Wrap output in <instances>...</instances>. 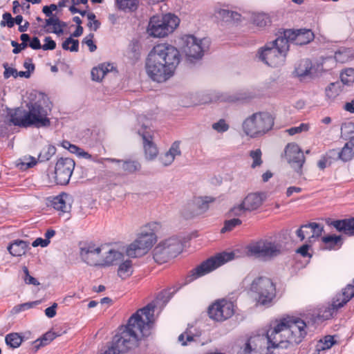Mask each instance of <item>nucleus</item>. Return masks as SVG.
<instances>
[{"mask_svg": "<svg viewBox=\"0 0 354 354\" xmlns=\"http://www.w3.org/2000/svg\"><path fill=\"white\" fill-rule=\"evenodd\" d=\"M180 63V53L176 48L160 44L153 48L146 61V72L153 81L163 82L169 79Z\"/></svg>", "mask_w": 354, "mask_h": 354, "instance_id": "f03ea898", "label": "nucleus"}, {"mask_svg": "<svg viewBox=\"0 0 354 354\" xmlns=\"http://www.w3.org/2000/svg\"><path fill=\"white\" fill-rule=\"evenodd\" d=\"M310 130V126L308 124L302 123L298 127H294L287 129L284 131L285 133H301L302 131H308Z\"/></svg>", "mask_w": 354, "mask_h": 354, "instance_id": "5fc2aeb1", "label": "nucleus"}, {"mask_svg": "<svg viewBox=\"0 0 354 354\" xmlns=\"http://www.w3.org/2000/svg\"><path fill=\"white\" fill-rule=\"evenodd\" d=\"M28 111L17 109L10 115V122L15 126L28 127H44L50 125L48 118L51 110L50 102L47 95L39 93L35 102L27 104Z\"/></svg>", "mask_w": 354, "mask_h": 354, "instance_id": "7ed1b4c3", "label": "nucleus"}, {"mask_svg": "<svg viewBox=\"0 0 354 354\" xmlns=\"http://www.w3.org/2000/svg\"><path fill=\"white\" fill-rule=\"evenodd\" d=\"M103 254H106L104 256L102 254L101 266H109L112 265L116 260L120 259L122 254L121 252L114 249H110L107 246V248L103 251Z\"/></svg>", "mask_w": 354, "mask_h": 354, "instance_id": "c85d7f7f", "label": "nucleus"}, {"mask_svg": "<svg viewBox=\"0 0 354 354\" xmlns=\"http://www.w3.org/2000/svg\"><path fill=\"white\" fill-rule=\"evenodd\" d=\"M264 198L265 196L263 193H251L244 198L242 203L247 211H253L261 207Z\"/></svg>", "mask_w": 354, "mask_h": 354, "instance_id": "393cba45", "label": "nucleus"}, {"mask_svg": "<svg viewBox=\"0 0 354 354\" xmlns=\"http://www.w3.org/2000/svg\"><path fill=\"white\" fill-rule=\"evenodd\" d=\"M1 26H8L12 28L14 26V18L9 12H5L3 15V20L1 21Z\"/></svg>", "mask_w": 354, "mask_h": 354, "instance_id": "13d9d810", "label": "nucleus"}, {"mask_svg": "<svg viewBox=\"0 0 354 354\" xmlns=\"http://www.w3.org/2000/svg\"><path fill=\"white\" fill-rule=\"evenodd\" d=\"M133 273L132 261L131 260H126L122 262L118 268V274L122 279H125Z\"/></svg>", "mask_w": 354, "mask_h": 354, "instance_id": "ea45409f", "label": "nucleus"}, {"mask_svg": "<svg viewBox=\"0 0 354 354\" xmlns=\"http://www.w3.org/2000/svg\"><path fill=\"white\" fill-rule=\"evenodd\" d=\"M38 304H39V301L24 303V304H22L15 306L14 308V310L16 313H19L20 311L25 310L29 309L30 308H32L33 306H35V305H37Z\"/></svg>", "mask_w": 354, "mask_h": 354, "instance_id": "e2e57ef3", "label": "nucleus"}, {"mask_svg": "<svg viewBox=\"0 0 354 354\" xmlns=\"http://www.w3.org/2000/svg\"><path fill=\"white\" fill-rule=\"evenodd\" d=\"M274 118L268 112L254 113L242 124L244 133H268L272 129Z\"/></svg>", "mask_w": 354, "mask_h": 354, "instance_id": "1a4fd4ad", "label": "nucleus"}, {"mask_svg": "<svg viewBox=\"0 0 354 354\" xmlns=\"http://www.w3.org/2000/svg\"><path fill=\"white\" fill-rule=\"evenodd\" d=\"M258 95V93L254 89H243L233 95L229 96L227 99L229 102L248 101Z\"/></svg>", "mask_w": 354, "mask_h": 354, "instance_id": "7c9ffc66", "label": "nucleus"}, {"mask_svg": "<svg viewBox=\"0 0 354 354\" xmlns=\"http://www.w3.org/2000/svg\"><path fill=\"white\" fill-rule=\"evenodd\" d=\"M311 69V62L308 59H302L295 68V73L297 77L302 79L310 75Z\"/></svg>", "mask_w": 354, "mask_h": 354, "instance_id": "f704fd0d", "label": "nucleus"}, {"mask_svg": "<svg viewBox=\"0 0 354 354\" xmlns=\"http://www.w3.org/2000/svg\"><path fill=\"white\" fill-rule=\"evenodd\" d=\"M176 291L177 289L171 288L160 292L156 297V304L158 305H161L162 306H165Z\"/></svg>", "mask_w": 354, "mask_h": 354, "instance_id": "58836bf2", "label": "nucleus"}, {"mask_svg": "<svg viewBox=\"0 0 354 354\" xmlns=\"http://www.w3.org/2000/svg\"><path fill=\"white\" fill-rule=\"evenodd\" d=\"M6 344L12 348H18L22 343L23 338L17 333L8 334L5 337Z\"/></svg>", "mask_w": 354, "mask_h": 354, "instance_id": "79ce46f5", "label": "nucleus"}, {"mask_svg": "<svg viewBox=\"0 0 354 354\" xmlns=\"http://www.w3.org/2000/svg\"><path fill=\"white\" fill-rule=\"evenodd\" d=\"M314 33L310 29H287L283 31V35L281 38H285L287 44L289 41L293 42L296 45H305L310 43L314 39Z\"/></svg>", "mask_w": 354, "mask_h": 354, "instance_id": "a211bd4d", "label": "nucleus"}, {"mask_svg": "<svg viewBox=\"0 0 354 354\" xmlns=\"http://www.w3.org/2000/svg\"><path fill=\"white\" fill-rule=\"evenodd\" d=\"M326 223L339 232L349 236H354V217L340 220L329 219Z\"/></svg>", "mask_w": 354, "mask_h": 354, "instance_id": "4be33fe9", "label": "nucleus"}, {"mask_svg": "<svg viewBox=\"0 0 354 354\" xmlns=\"http://www.w3.org/2000/svg\"><path fill=\"white\" fill-rule=\"evenodd\" d=\"M138 0H115L116 8L124 12H132L137 9Z\"/></svg>", "mask_w": 354, "mask_h": 354, "instance_id": "4c0bfd02", "label": "nucleus"}, {"mask_svg": "<svg viewBox=\"0 0 354 354\" xmlns=\"http://www.w3.org/2000/svg\"><path fill=\"white\" fill-rule=\"evenodd\" d=\"M213 200L209 197H198L194 198L192 205L195 207L194 212L191 216L203 213L209 208V203Z\"/></svg>", "mask_w": 354, "mask_h": 354, "instance_id": "473e14b6", "label": "nucleus"}, {"mask_svg": "<svg viewBox=\"0 0 354 354\" xmlns=\"http://www.w3.org/2000/svg\"><path fill=\"white\" fill-rule=\"evenodd\" d=\"M154 308V304H149L132 315L127 326L122 327L114 336L111 346L102 354H124L138 346L140 338L151 333Z\"/></svg>", "mask_w": 354, "mask_h": 354, "instance_id": "f257e3e1", "label": "nucleus"}, {"mask_svg": "<svg viewBox=\"0 0 354 354\" xmlns=\"http://www.w3.org/2000/svg\"><path fill=\"white\" fill-rule=\"evenodd\" d=\"M23 271L25 274L24 281L26 283L34 286H38L39 284V281L35 278L30 275L28 269L26 266L23 267Z\"/></svg>", "mask_w": 354, "mask_h": 354, "instance_id": "bf43d9fd", "label": "nucleus"}, {"mask_svg": "<svg viewBox=\"0 0 354 354\" xmlns=\"http://www.w3.org/2000/svg\"><path fill=\"white\" fill-rule=\"evenodd\" d=\"M37 164L36 158L30 155H25L18 158L15 162L16 167L22 171L32 168Z\"/></svg>", "mask_w": 354, "mask_h": 354, "instance_id": "72a5a7b5", "label": "nucleus"}, {"mask_svg": "<svg viewBox=\"0 0 354 354\" xmlns=\"http://www.w3.org/2000/svg\"><path fill=\"white\" fill-rule=\"evenodd\" d=\"M182 49L189 59H201L208 48L205 39H198L194 35H185L182 37Z\"/></svg>", "mask_w": 354, "mask_h": 354, "instance_id": "f8f14e48", "label": "nucleus"}, {"mask_svg": "<svg viewBox=\"0 0 354 354\" xmlns=\"http://www.w3.org/2000/svg\"><path fill=\"white\" fill-rule=\"evenodd\" d=\"M250 290L257 294L259 304H270L276 295V289L272 281L267 277H259L254 279L250 286Z\"/></svg>", "mask_w": 354, "mask_h": 354, "instance_id": "9d476101", "label": "nucleus"}, {"mask_svg": "<svg viewBox=\"0 0 354 354\" xmlns=\"http://www.w3.org/2000/svg\"><path fill=\"white\" fill-rule=\"evenodd\" d=\"M42 141L43 138L41 136H33L27 141L26 145L29 149H33L40 146Z\"/></svg>", "mask_w": 354, "mask_h": 354, "instance_id": "3c124183", "label": "nucleus"}, {"mask_svg": "<svg viewBox=\"0 0 354 354\" xmlns=\"http://www.w3.org/2000/svg\"><path fill=\"white\" fill-rule=\"evenodd\" d=\"M328 154L344 162L351 160L354 158V136L344 145L341 150L331 149Z\"/></svg>", "mask_w": 354, "mask_h": 354, "instance_id": "aec40b11", "label": "nucleus"}, {"mask_svg": "<svg viewBox=\"0 0 354 354\" xmlns=\"http://www.w3.org/2000/svg\"><path fill=\"white\" fill-rule=\"evenodd\" d=\"M29 243L23 240H15L8 246L10 254L14 257H20L26 253Z\"/></svg>", "mask_w": 354, "mask_h": 354, "instance_id": "cd10ccee", "label": "nucleus"}, {"mask_svg": "<svg viewBox=\"0 0 354 354\" xmlns=\"http://www.w3.org/2000/svg\"><path fill=\"white\" fill-rule=\"evenodd\" d=\"M268 339V350L277 348H288L287 333L286 332V324L283 319L273 328L268 330L266 333Z\"/></svg>", "mask_w": 354, "mask_h": 354, "instance_id": "4468645a", "label": "nucleus"}, {"mask_svg": "<svg viewBox=\"0 0 354 354\" xmlns=\"http://www.w3.org/2000/svg\"><path fill=\"white\" fill-rule=\"evenodd\" d=\"M45 44L42 46L44 50H54L56 48V43L50 37H46L44 39Z\"/></svg>", "mask_w": 354, "mask_h": 354, "instance_id": "0e129e2a", "label": "nucleus"}, {"mask_svg": "<svg viewBox=\"0 0 354 354\" xmlns=\"http://www.w3.org/2000/svg\"><path fill=\"white\" fill-rule=\"evenodd\" d=\"M156 225L150 223L142 230L137 239L128 246L126 250L128 257L136 258L148 252L156 241V236L150 228Z\"/></svg>", "mask_w": 354, "mask_h": 354, "instance_id": "423d86ee", "label": "nucleus"}, {"mask_svg": "<svg viewBox=\"0 0 354 354\" xmlns=\"http://www.w3.org/2000/svg\"><path fill=\"white\" fill-rule=\"evenodd\" d=\"M153 257L154 261L159 264L164 263L171 259L161 242L153 249Z\"/></svg>", "mask_w": 354, "mask_h": 354, "instance_id": "2f4dec72", "label": "nucleus"}, {"mask_svg": "<svg viewBox=\"0 0 354 354\" xmlns=\"http://www.w3.org/2000/svg\"><path fill=\"white\" fill-rule=\"evenodd\" d=\"M261 155L262 153L260 149L250 151V156L253 160V162L251 165L252 168H255L262 165L263 160L261 159Z\"/></svg>", "mask_w": 354, "mask_h": 354, "instance_id": "09e8293b", "label": "nucleus"}, {"mask_svg": "<svg viewBox=\"0 0 354 354\" xmlns=\"http://www.w3.org/2000/svg\"><path fill=\"white\" fill-rule=\"evenodd\" d=\"M341 83L348 85L354 82V69L349 68L343 71L340 74Z\"/></svg>", "mask_w": 354, "mask_h": 354, "instance_id": "c03bdc74", "label": "nucleus"}, {"mask_svg": "<svg viewBox=\"0 0 354 354\" xmlns=\"http://www.w3.org/2000/svg\"><path fill=\"white\" fill-rule=\"evenodd\" d=\"M104 160L118 165H122V172L124 174H131L141 169L140 163L136 160H120L111 158H103Z\"/></svg>", "mask_w": 354, "mask_h": 354, "instance_id": "5701e85b", "label": "nucleus"}, {"mask_svg": "<svg viewBox=\"0 0 354 354\" xmlns=\"http://www.w3.org/2000/svg\"><path fill=\"white\" fill-rule=\"evenodd\" d=\"M59 333H55L49 330L44 334L40 338L33 342L32 351L37 353V351L41 347L50 344L57 337L59 336Z\"/></svg>", "mask_w": 354, "mask_h": 354, "instance_id": "c756f323", "label": "nucleus"}, {"mask_svg": "<svg viewBox=\"0 0 354 354\" xmlns=\"http://www.w3.org/2000/svg\"><path fill=\"white\" fill-rule=\"evenodd\" d=\"M62 146L64 148L68 149L71 153H75L77 155V152L80 151V147L71 144L70 142L64 140L62 142Z\"/></svg>", "mask_w": 354, "mask_h": 354, "instance_id": "69168bd1", "label": "nucleus"}, {"mask_svg": "<svg viewBox=\"0 0 354 354\" xmlns=\"http://www.w3.org/2000/svg\"><path fill=\"white\" fill-rule=\"evenodd\" d=\"M93 34L91 33L82 41V43L86 44L89 47L91 52H94L97 48L96 45L93 43Z\"/></svg>", "mask_w": 354, "mask_h": 354, "instance_id": "338daca9", "label": "nucleus"}, {"mask_svg": "<svg viewBox=\"0 0 354 354\" xmlns=\"http://www.w3.org/2000/svg\"><path fill=\"white\" fill-rule=\"evenodd\" d=\"M92 80L94 81H101L104 77V72L103 69L95 67L91 71Z\"/></svg>", "mask_w": 354, "mask_h": 354, "instance_id": "052dcab7", "label": "nucleus"}, {"mask_svg": "<svg viewBox=\"0 0 354 354\" xmlns=\"http://www.w3.org/2000/svg\"><path fill=\"white\" fill-rule=\"evenodd\" d=\"M3 66L5 69L3 76L6 79L9 78L10 76H13L15 78L17 77V69L10 67L8 63H4Z\"/></svg>", "mask_w": 354, "mask_h": 354, "instance_id": "680f3d73", "label": "nucleus"}, {"mask_svg": "<svg viewBox=\"0 0 354 354\" xmlns=\"http://www.w3.org/2000/svg\"><path fill=\"white\" fill-rule=\"evenodd\" d=\"M253 22L255 25L259 27L266 26L270 23L269 16L265 13L255 14L252 18Z\"/></svg>", "mask_w": 354, "mask_h": 354, "instance_id": "a18cd8bd", "label": "nucleus"}, {"mask_svg": "<svg viewBox=\"0 0 354 354\" xmlns=\"http://www.w3.org/2000/svg\"><path fill=\"white\" fill-rule=\"evenodd\" d=\"M46 25L44 28L48 26H53V30L52 32L61 35L64 32L63 28L66 26V24L62 21H60L57 17H53L45 20Z\"/></svg>", "mask_w": 354, "mask_h": 354, "instance_id": "c9c22d12", "label": "nucleus"}, {"mask_svg": "<svg viewBox=\"0 0 354 354\" xmlns=\"http://www.w3.org/2000/svg\"><path fill=\"white\" fill-rule=\"evenodd\" d=\"M56 153V148L53 145H48L45 147L39 153L37 158V162H46L49 160Z\"/></svg>", "mask_w": 354, "mask_h": 354, "instance_id": "a19ab883", "label": "nucleus"}, {"mask_svg": "<svg viewBox=\"0 0 354 354\" xmlns=\"http://www.w3.org/2000/svg\"><path fill=\"white\" fill-rule=\"evenodd\" d=\"M70 201L71 196L68 194H62L53 199L52 206L63 213L69 212L71 209Z\"/></svg>", "mask_w": 354, "mask_h": 354, "instance_id": "a878e982", "label": "nucleus"}, {"mask_svg": "<svg viewBox=\"0 0 354 354\" xmlns=\"http://www.w3.org/2000/svg\"><path fill=\"white\" fill-rule=\"evenodd\" d=\"M178 341L183 346H186L187 342L194 341V335L189 329H187L184 333L178 337Z\"/></svg>", "mask_w": 354, "mask_h": 354, "instance_id": "603ef678", "label": "nucleus"}, {"mask_svg": "<svg viewBox=\"0 0 354 354\" xmlns=\"http://www.w3.org/2000/svg\"><path fill=\"white\" fill-rule=\"evenodd\" d=\"M322 241L325 243L329 245L330 248H333L335 246L337 245L339 243L341 244L342 236L337 235H328L323 236L322 238Z\"/></svg>", "mask_w": 354, "mask_h": 354, "instance_id": "de8ad7c7", "label": "nucleus"}, {"mask_svg": "<svg viewBox=\"0 0 354 354\" xmlns=\"http://www.w3.org/2000/svg\"><path fill=\"white\" fill-rule=\"evenodd\" d=\"M218 13L221 17L226 20H228L229 19H238L240 17V15L238 12L225 9L221 10Z\"/></svg>", "mask_w": 354, "mask_h": 354, "instance_id": "6e6d98bb", "label": "nucleus"}, {"mask_svg": "<svg viewBox=\"0 0 354 354\" xmlns=\"http://www.w3.org/2000/svg\"><path fill=\"white\" fill-rule=\"evenodd\" d=\"M180 145V141L174 142L169 150L160 155L159 160L163 166L168 167L171 165L174 161L176 157L181 155Z\"/></svg>", "mask_w": 354, "mask_h": 354, "instance_id": "b1692460", "label": "nucleus"}, {"mask_svg": "<svg viewBox=\"0 0 354 354\" xmlns=\"http://www.w3.org/2000/svg\"><path fill=\"white\" fill-rule=\"evenodd\" d=\"M62 48L65 50H70L71 52H77L79 50V41L77 39H73L71 37L67 38L62 43Z\"/></svg>", "mask_w": 354, "mask_h": 354, "instance_id": "49530a36", "label": "nucleus"}, {"mask_svg": "<svg viewBox=\"0 0 354 354\" xmlns=\"http://www.w3.org/2000/svg\"><path fill=\"white\" fill-rule=\"evenodd\" d=\"M342 86L339 82L330 83L326 88L325 93L328 100H335L342 92Z\"/></svg>", "mask_w": 354, "mask_h": 354, "instance_id": "e433bc0d", "label": "nucleus"}, {"mask_svg": "<svg viewBox=\"0 0 354 354\" xmlns=\"http://www.w3.org/2000/svg\"><path fill=\"white\" fill-rule=\"evenodd\" d=\"M242 221L239 218H232L225 221L224 226L221 231L222 233L232 231L236 226L240 225Z\"/></svg>", "mask_w": 354, "mask_h": 354, "instance_id": "8fccbe9b", "label": "nucleus"}, {"mask_svg": "<svg viewBox=\"0 0 354 354\" xmlns=\"http://www.w3.org/2000/svg\"><path fill=\"white\" fill-rule=\"evenodd\" d=\"M212 129L218 132H225L229 129V125L225 120L221 119L212 124Z\"/></svg>", "mask_w": 354, "mask_h": 354, "instance_id": "864d4df0", "label": "nucleus"}, {"mask_svg": "<svg viewBox=\"0 0 354 354\" xmlns=\"http://www.w3.org/2000/svg\"><path fill=\"white\" fill-rule=\"evenodd\" d=\"M106 248L107 245H97L90 243L80 248V256L88 265L100 266L102 254Z\"/></svg>", "mask_w": 354, "mask_h": 354, "instance_id": "f3484780", "label": "nucleus"}, {"mask_svg": "<svg viewBox=\"0 0 354 354\" xmlns=\"http://www.w3.org/2000/svg\"><path fill=\"white\" fill-rule=\"evenodd\" d=\"M341 133H354V123L346 122L342 124Z\"/></svg>", "mask_w": 354, "mask_h": 354, "instance_id": "774afa93", "label": "nucleus"}, {"mask_svg": "<svg viewBox=\"0 0 354 354\" xmlns=\"http://www.w3.org/2000/svg\"><path fill=\"white\" fill-rule=\"evenodd\" d=\"M288 50L286 39L279 37L265 46L259 53V59L270 66L277 67L283 63Z\"/></svg>", "mask_w": 354, "mask_h": 354, "instance_id": "20e7f679", "label": "nucleus"}, {"mask_svg": "<svg viewBox=\"0 0 354 354\" xmlns=\"http://www.w3.org/2000/svg\"><path fill=\"white\" fill-rule=\"evenodd\" d=\"M323 231L324 227L321 224L317 223H309L308 224L302 225L296 231V234L301 241L307 238L308 242L311 243L321 236Z\"/></svg>", "mask_w": 354, "mask_h": 354, "instance_id": "6ab92c4d", "label": "nucleus"}, {"mask_svg": "<svg viewBox=\"0 0 354 354\" xmlns=\"http://www.w3.org/2000/svg\"><path fill=\"white\" fill-rule=\"evenodd\" d=\"M140 136L145 158L147 160H153L159 153L153 134H140Z\"/></svg>", "mask_w": 354, "mask_h": 354, "instance_id": "412c9836", "label": "nucleus"}, {"mask_svg": "<svg viewBox=\"0 0 354 354\" xmlns=\"http://www.w3.org/2000/svg\"><path fill=\"white\" fill-rule=\"evenodd\" d=\"M234 256L235 254L233 252H224L207 259L195 268L190 270L186 278V281L187 282H192L194 280L211 272L225 263L232 260L234 258Z\"/></svg>", "mask_w": 354, "mask_h": 354, "instance_id": "0eeeda50", "label": "nucleus"}, {"mask_svg": "<svg viewBox=\"0 0 354 354\" xmlns=\"http://www.w3.org/2000/svg\"><path fill=\"white\" fill-rule=\"evenodd\" d=\"M246 210L245 207H243V203L237 206H234L229 212L230 216H241Z\"/></svg>", "mask_w": 354, "mask_h": 354, "instance_id": "4d7b16f0", "label": "nucleus"}, {"mask_svg": "<svg viewBox=\"0 0 354 354\" xmlns=\"http://www.w3.org/2000/svg\"><path fill=\"white\" fill-rule=\"evenodd\" d=\"M335 341L331 335H326L323 339H321L317 344V348L319 350L326 351L330 349L334 344Z\"/></svg>", "mask_w": 354, "mask_h": 354, "instance_id": "37998d69", "label": "nucleus"}, {"mask_svg": "<svg viewBox=\"0 0 354 354\" xmlns=\"http://www.w3.org/2000/svg\"><path fill=\"white\" fill-rule=\"evenodd\" d=\"M180 22L174 15L167 14L162 17H153L150 19L147 32L153 37H164L172 32Z\"/></svg>", "mask_w": 354, "mask_h": 354, "instance_id": "6e6552de", "label": "nucleus"}, {"mask_svg": "<svg viewBox=\"0 0 354 354\" xmlns=\"http://www.w3.org/2000/svg\"><path fill=\"white\" fill-rule=\"evenodd\" d=\"M171 258L176 257L183 250V245L177 238H169L161 242Z\"/></svg>", "mask_w": 354, "mask_h": 354, "instance_id": "bb28decb", "label": "nucleus"}, {"mask_svg": "<svg viewBox=\"0 0 354 354\" xmlns=\"http://www.w3.org/2000/svg\"><path fill=\"white\" fill-rule=\"evenodd\" d=\"M285 158L290 167L299 175L303 174V166L306 161L304 152L295 143H288L284 149Z\"/></svg>", "mask_w": 354, "mask_h": 354, "instance_id": "2eb2a0df", "label": "nucleus"}, {"mask_svg": "<svg viewBox=\"0 0 354 354\" xmlns=\"http://www.w3.org/2000/svg\"><path fill=\"white\" fill-rule=\"evenodd\" d=\"M210 319L216 322H223L230 318L234 313V306L226 299H218L208 308Z\"/></svg>", "mask_w": 354, "mask_h": 354, "instance_id": "ddd939ff", "label": "nucleus"}, {"mask_svg": "<svg viewBox=\"0 0 354 354\" xmlns=\"http://www.w3.org/2000/svg\"><path fill=\"white\" fill-rule=\"evenodd\" d=\"M75 161L70 158H60L57 160L55 167V179L58 185H66L75 168Z\"/></svg>", "mask_w": 354, "mask_h": 354, "instance_id": "dca6fc26", "label": "nucleus"}, {"mask_svg": "<svg viewBox=\"0 0 354 354\" xmlns=\"http://www.w3.org/2000/svg\"><path fill=\"white\" fill-rule=\"evenodd\" d=\"M248 253L265 261H270L281 255L285 247L280 241L260 239L247 247Z\"/></svg>", "mask_w": 354, "mask_h": 354, "instance_id": "39448f33", "label": "nucleus"}, {"mask_svg": "<svg viewBox=\"0 0 354 354\" xmlns=\"http://www.w3.org/2000/svg\"><path fill=\"white\" fill-rule=\"evenodd\" d=\"M286 324V332L287 333V342L289 344H300L307 335L306 324L300 318L286 317L283 318Z\"/></svg>", "mask_w": 354, "mask_h": 354, "instance_id": "9b49d317", "label": "nucleus"}]
</instances>
